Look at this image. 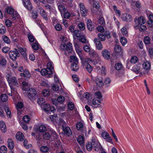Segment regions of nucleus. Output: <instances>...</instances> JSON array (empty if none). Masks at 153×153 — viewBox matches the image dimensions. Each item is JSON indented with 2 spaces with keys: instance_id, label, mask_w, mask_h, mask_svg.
<instances>
[{
  "instance_id": "1",
  "label": "nucleus",
  "mask_w": 153,
  "mask_h": 153,
  "mask_svg": "<svg viewBox=\"0 0 153 153\" xmlns=\"http://www.w3.org/2000/svg\"><path fill=\"white\" fill-rule=\"evenodd\" d=\"M42 136L43 138L46 140H49L51 137L53 139H56L58 136L56 132L53 130L50 131L49 132H45L43 134Z\"/></svg>"
},
{
  "instance_id": "2",
  "label": "nucleus",
  "mask_w": 153,
  "mask_h": 153,
  "mask_svg": "<svg viewBox=\"0 0 153 153\" xmlns=\"http://www.w3.org/2000/svg\"><path fill=\"white\" fill-rule=\"evenodd\" d=\"M134 22L135 23L134 28L136 29H137L139 28V25L144 24L146 21L144 17L142 16H140L139 17H136L134 19Z\"/></svg>"
},
{
  "instance_id": "3",
  "label": "nucleus",
  "mask_w": 153,
  "mask_h": 153,
  "mask_svg": "<svg viewBox=\"0 0 153 153\" xmlns=\"http://www.w3.org/2000/svg\"><path fill=\"white\" fill-rule=\"evenodd\" d=\"M7 79L9 83L10 87H12V85H17L18 82L17 78L15 76H12L8 75H7Z\"/></svg>"
},
{
  "instance_id": "4",
  "label": "nucleus",
  "mask_w": 153,
  "mask_h": 153,
  "mask_svg": "<svg viewBox=\"0 0 153 153\" xmlns=\"http://www.w3.org/2000/svg\"><path fill=\"white\" fill-rule=\"evenodd\" d=\"M62 123L63 124L62 126L64 134L68 136H70L71 135L72 133L70 128L67 126V124L64 121H63Z\"/></svg>"
},
{
  "instance_id": "5",
  "label": "nucleus",
  "mask_w": 153,
  "mask_h": 153,
  "mask_svg": "<svg viewBox=\"0 0 153 153\" xmlns=\"http://www.w3.org/2000/svg\"><path fill=\"white\" fill-rule=\"evenodd\" d=\"M45 111L48 113L51 114V112L54 113L56 109L54 107H51L50 105L47 103L44 104L42 105V108Z\"/></svg>"
},
{
  "instance_id": "6",
  "label": "nucleus",
  "mask_w": 153,
  "mask_h": 153,
  "mask_svg": "<svg viewBox=\"0 0 153 153\" xmlns=\"http://www.w3.org/2000/svg\"><path fill=\"white\" fill-rule=\"evenodd\" d=\"M60 49L64 51H67L68 52H71L72 49V44L70 43L67 44L64 43L62 44L60 46Z\"/></svg>"
},
{
  "instance_id": "7",
  "label": "nucleus",
  "mask_w": 153,
  "mask_h": 153,
  "mask_svg": "<svg viewBox=\"0 0 153 153\" xmlns=\"http://www.w3.org/2000/svg\"><path fill=\"white\" fill-rule=\"evenodd\" d=\"M10 58L13 60L16 59L17 56H19L20 54L18 50L16 49H14L13 50L10 51L9 53Z\"/></svg>"
},
{
  "instance_id": "8",
  "label": "nucleus",
  "mask_w": 153,
  "mask_h": 153,
  "mask_svg": "<svg viewBox=\"0 0 153 153\" xmlns=\"http://www.w3.org/2000/svg\"><path fill=\"white\" fill-rule=\"evenodd\" d=\"M22 3L24 7L28 10L30 11L32 10V5L29 0H23Z\"/></svg>"
},
{
  "instance_id": "9",
  "label": "nucleus",
  "mask_w": 153,
  "mask_h": 153,
  "mask_svg": "<svg viewBox=\"0 0 153 153\" xmlns=\"http://www.w3.org/2000/svg\"><path fill=\"white\" fill-rule=\"evenodd\" d=\"M80 13L82 16L85 17L87 15L88 11L86 9L83 4L80 3L79 4Z\"/></svg>"
},
{
  "instance_id": "10",
  "label": "nucleus",
  "mask_w": 153,
  "mask_h": 153,
  "mask_svg": "<svg viewBox=\"0 0 153 153\" xmlns=\"http://www.w3.org/2000/svg\"><path fill=\"white\" fill-rule=\"evenodd\" d=\"M41 74L43 76H46L48 78L50 77L52 75V72L51 71H49L48 69L44 68L41 71Z\"/></svg>"
},
{
  "instance_id": "11",
  "label": "nucleus",
  "mask_w": 153,
  "mask_h": 153,
  "mask_svg": "<svg viewBox=\"0 0 153 153\" xmlns=\"http://www.w3.org/2000/svg\"><path fill=\"white\" fill-rule=\"evenodd\" d=\"M94 42L95 44L96 48L99 50H101L103 48L102 43L98 39L95 38L94 40Z\"/></svg>"
},
{
  "instance_id": "12",
  "label": "nucleus",
  "mask_w": 153,
  "mask_h": 153,
  "mask_svg": "<svg viewBox=\"0 0 153 153\" xmlns=\"http://www.w3.org/2000/svg\"><path fill=\"white\" fill-rule=\"evenodd\" d=\"M102 56L106 60H108L110 59V53L107 49H103L102 51Z\"/></svg>"
},
{
  "instance_id": "13",
  "label": "nucleus",
  "mask_w": 153,
  "mask_h": 153,
  "mask_svg": "<svg viewBox=\"0 0 153 153\" xmlns=\"http://www.w3.org/2000/svg\"><path fill=\"white\" fill-rule=\"evenodd\" d=\"M122 19L127 22H130L132 20L131 15L127 13H124L122 15L121 17Z\"/></svg>"
},
{
  "instance_id": "14",
  "label": "nucleus",
  "mask_w": 153,
  "mask_h": 153,
  "mask_svg": "<svg viewBox=\"0 0 153 153\" xmlns=\"http://www.w3.org/2000/svg\"><path fill=\"white\" fill-rule=\"evenodd\" d=\"M27 93L29 97H33L36 95V90L34 89L30 88L28 90Z\"/></svg>"
},
{
  "instance_id": "15",
  "label": "nucleus",
  "mask_w": 153,
  "mask_h": 153,
  "mask_svg": "<svg viewBox=\"0 0 153 153\" xmlns=\"http://www.w3.org/2000/svg\"><path fill=\"white\" fill-rule=\"evenodd\" d=\"M16 139L19 141H22L24 140L25 137L23 134L20 132H18L16 134Z\"/></svg>"
},
{
  "instance_id": "16",
  "label": "nucleus",
  "mask_w": 153,
  "mask_h": 153,
  "mask_svg": "<svg viewBox=\"0 0 153 153\" xmlns=\"http://www.w3.org/2000/svg\"><path fill=\"white\" fill-rule=\"evenodd\" d=\"M20 75L25 77V79H29L31 76L30 74L27 70H24L23 73L20 74Z\"/></svg>"
},
{
  "instance_id": "17",
  "label": "nucleus",
  "mask_w": 153,
  "mask_h": 153,
  "mask_svg": "<svg viewBox=\"0 0 153 153\" xmlns=\"http://www.w3.org/2000/svg\"><path fill=\"white\" fill-rule=\"evenodd\" d=\"M87 27L88 29L90 31H92L94 30V25L92 24L91 20L88 19L87 22Z\"/></svg>"
},
{
  "instance_id": "18",
  "label": "nucleus",
  "mask_w": 153,
  "mask_h": 153,
  "mask_svg": "<svg viewBox=\"0 0 153 153\" xmlns=\"http://www.w3.org/2000/svg\"><path fill=\"white\" fill-rule=\"evenodd\" d=\"M102 101V99L94 98L93 100L92 103L95 107H97L100 105Z\"/></svg>"
},
{
  "instance_id": "19",
  "label": "nucleus",
  "mask_w": 153,
  "mask_h": 153,
  "mask_svg": "<svg viewBox=\"0 0 153 153\" xmlns=\"http://www.w3.org/2000/svg\"><path fill=\"white\" fill-rule=\"evenodd\" d=\"M40 10V13L41 16L46 20L48 19V18L47 16V14L45 12V11L42 7H39V8Z\"/></svg>"
},
{
  "instance_id": "20",
  "label": "nucleus",
  "mask_w": 153,
  "mask_h": 153,
  "mask_svg": "<svg viewBox=\"0 0 153 153\" xmlns=\"http://www.w3.org/2000/svg\"><path fill=\"white\" fill-rule=\"evenodd\" d=\"M0 128L1 131L5 133L7 131L6 126L5 123L3 121L0 122Z\"/></svg>"
},
{
  "instance_id": "21",
  "label": "nucleus",
  "mask_w": 153,
  "mask_h": 153,
  "mask_svg": "<svg viewBox=\"0 0 153 153\" xmlns=\"http://www.w3.org/2000/svg\"><path fill=\"white\" fill-rule=\"evenodd\" d=\"M96 83L100 87H102L104 85L102 79L101 78H97L96 79Z\"/></svg>"
},
{
  "instance_id": "22",
  "label": "nucleus",
  "mask_w": 153,
  "mask_h": 153,
  "mask_svg": "<svg viewBox=\"0 0 153 153\" xmlns=\"http://www.w3.org/2000/svg\"><path fill=\"white\" fill-rule=\"evenodd\" d=\"M78 63L72 62L71 64V68L74 71H77L79 69Z\"/></svg>"
},
{
  "instance_id": "23",
  "label": "nucleus",
  "mask_w": 153,
  "mask_h": 153,
  "mask_svg": "<svg viewBox=\"0 0 153 153\" xmlns=\"http://www.w3.org/2000/svg\"><path fill=\"white\" fill-rule=\"evenodd\" d=\"M8 146L10 149H12L14 147L13 142L11 139H9L7 141Z\"/></svg>"
},
{
  "instance_id": "24",
  "label": "nucleus",
  "mask_w": 153,
  "mask_h": 153,
  "mask_svg": "<svg viewBox=\"0 0 153 153\" xmlns=\"http://www.w3.org/2000/svg\"><path fill=\"white\" fill-rule=\"evenodd\" d=\"M143 68L146 70H149L150 68V63L148 62H146L143 63Z\"/></svg>"
},
{
  "instance_id": "25",
  "label": "nucleus",
  "mask_w": 153,
  "mask_h": 153,
  "mask_svg": "<svg viewBox=\"0 0 153 153\" xmlns=\"http://www.w3.org/2000/svg\"><path fill=\"white\" fill-rule=\"evenodd\" d=\"M0 64L1 66L5 65L7 63V61L5 58L2 56H0Z\"/></svg>"
},
{
  "instance_id": "26",
  "label": "nucleus",
  "mask_w": 153,
  "mask_h": 153,
  "mask_svg": "<svg viewBox=\"0 0 153 153\" xmlns=\"http://www.w3.org/2000/svg\"><path fill=\"white\" fill-rule=\"evenodd\" d=\"M4 110L5 111L7 115L9 118H11V114L10 111V110L8 107L5 106L4 107Z\"/></svg>"
},
{
  "instance_id": "27",
  "label": "nucleus",
  "mask_w": 153,
  "mask_h": 153,
  "mask_svg": "<svg viewBox=\"0 0 153 153\" xmlns=\"http://www.w3.org/2000/svg\"><path fill=\"white\" fill-rule=\"evenodd\" d=\"M98 36L99 37V40L102 41H105L106 39L105 36L102 33H99L98 34Z\"/></svg>"
},
{
  "instance_id": "28",
  "label": "nucleus",
  "mask_w": 153,
  "mask_h": 153,
  "mask_svg": "<svg viewBox=\"0 0 153 153\" xmlns=\"http://www.w3.org/2000/svg\"><path fill=\"white\" fill-rule=\"evenodd\" d=\"M6 29L5 26L0 24V34H4L5 33Z\"/></svg>"
},
{
  "instance_id": "29",
  "label": "nucleus",
  "mask_w": 153,
  "mask_h": 153,
  "mask_svg": "<svg viewBox=\"0 0 153 153\" xmlns=\"http://www.w3.org/2000/svg\"><path fill=\"white\" fill-rule=\"evenodd\" d=\"M93 149L97 152H98L100 150L102 151L103 150L102 146L100 143L98 144L97 145V146L94 147Z\"/></svg>"
},
{
  "instance_id": "30",
  "label": "nucleus",
  "mask_w": 153,
  "mask_h": 153,
  "mask_svg": "<svg viewBox=\"0 0 153 153\" xmlns=\"http://www.w3.org/2000/svg\"><path fill=\"white\" fill-rule=\"evenodd\" d=\"M73 34L77 37H79L81 35V31L78 30H75L74 31Z\"/></svg>"
},
{
  "instance_id": "31",
  "label": "nucleus",
  "mask_w": 153,
  "mask_h": 153,
  "mask_svg": "<svg viewBox=\"0 0 153 153\" xmlns=\"http://www.w3.org/2000/svg\"><path fill=\"white\" fill-rule=\"evenodd\" d=\"M10 88L11 89V96H17L18 93L17 92L16 89L11 87H10Z\"/></svg>"
},
{
  "instance_id": "32",
  "label": "nucleus",
  "mask_w": 153,
  "mask_h": 153,
  "mask_svg": "<svg viewBox=\"0 0 153 153\" xmlns=\"http://www.w3.org/2000/svg\"><path fill=\"white\" fill-rule=\"evenodd\" d=\"M58 7L59 10L61 13L66 11V9L64 6L62 4H59L58 5Z\"/></svg>"
},
{
  "instance_id": "33",
  "label": "nucleus",
  "mask_w": 153,
  "mask_h": 153,
  "mask_svg": "<svg viewBox=\"0 0 153 153\" xmlns=\"http://www.w3.org/2000/svg\"><path fill=\"white\" fill-rule=\"evenodd\" d=\"M37 102L39 105L41 106L42 108V105L45 103V100H44L43 98L40 97L38 99Z\"/></svg>"
},
{
  "instance_id": "34",
  "label": "nucleus",
  "mask_w": 153,
  "mask_h": 153,
  "mask_svg": "<svg viewBox=\"0 0 153 153\" xmlns=\"http://www.w3.org/2000/svg\"><path fill=\"white\" fill-rule=\"evenodd\" d=\"M71 62L76 63H78V60L77 57L74 56H72L70 57Z\"/></svg>"
},
{
  "instance_id": "35",
  "label": "nucleus",
  "mask_w": 153,
  "mask_h": 153,
  "mask_svg": "<svg viewBox=\"0 0 153 153\" xmlns=\"http://www.w3.org/2000/svg\"><path fill=\"white\" fill-rule=\"evenodd\" d=\"M2 39L3 40L5 43L8 44H9L10 43V39L7 36L4 35L2 37Z\"/></svg>"
},
{
  "instance_id": "36",
  "label": "nucleus",
  "mask_w": 153,
  "mask_h": 153,
  "mask_svg": "<svg viewBox=\"0 0 153 153\" xmlns=\"http://www.w3.org/2000/svg\"><path fill=\"white\" fill-rule=\"evenodd\" d=\"M94 95L95 97L94 98L101 99L102 98L101 94L99 91H97L94 93Z\"/></svg>"
},
{
  "instance_id": "37",
  "label": "nucleus",
  "mask_w": 153,
  "mask_h": 153,
  "mask_svg": "<svg viewBox=\"0 0 153 153\" xmlns=\"http://www.w3.org/2000/svg\"><path fill=\"white\" fill-rule=\"evenodd\" d=\"M85 68L89 73H91L93 69V67L90 65L89 64H87L85 65Z\"/></svg>"
},
{
  "instance_id": "38",
  "label": "nucleus",
  "mask_w": 153,
  "mask_h": 153,
  "mask_svg": "<svg viewBox=\"0 0 153 153\" xmlns=\"http://www.w3.org/2000/svg\"><path fill=\"white\" fill-rule=\"evenodd\" d=\"M1 101L3 102L6 101L8 100V97L5 94H2L1 96Z\"/></svg>"
},
{
  "instance_id": "39",
  "label": "nucleus",
  "mask_w": 153,
  "mask_h": 153,
  "mask_svg": "<svg viewBox=\"0 0 153 153\" xmlns=\"http://www.w3.org/2000/svg\"><path fill=\"white\" fill-rule=\"evenodd\" d=\"M114 50L115 53H119L122 51V49L120 46L116 45L114 48Z\"/></svg>"
},
{
  "instance_id": "40",
  "label": "nucleus",
  "mask_w": 153,
  "mask_h": 153,
  "mask_svg": "<svg viewBox=\"0 0 153 153\" xmlns=\"http://www.w3.org/2000/svg\"><path fill=\"white\" fill-rule=\"evenodd\" d=\"M46 130V126L44 125H40L39 128V131L41 132H43Z\"/></svg>"
},
{
  "instance_id": "41",
  "label": "nucleus",
  "mask_w": 153,
  "mask_h": 153,
  "mask_svg": "<svg viewBox=\"0 0 153 153\" xmlns=\"http://www.w3.org/2000/svg\"><path fill=\"white\" fill-rule=\"evenodd\" d=\"M138 59L137 57L135 56H132L130 62L131 63L135 64L137 63L138 61Z\"/></svg>"
},
{
  "instance_id": "42",
  "label": "nucleus",
  "mask_w": 153,
  "mask_h": 153,
  "mask_svg": "<svg viewBox=\"0 0 153 153\" xmlns=\"http://www.w3.org/2000/svg\"><path fill=\"white\" fill-rule=\"evenodd\" d=\"M12 15V20H16V19H17L19 17V15L16 11H14Z\"/></svg>"
},
{
  "instance_id": "43",
  "label": "nucleus",
  "mask_w": 153,
  "mask_h": 153,
  "mask_svg": "<svg viewBox=\"0 0 153 153\" xmlns=\"http://www.w3.org/2000/svg\"><path fill=\"white\" fill-rule=\"evenodd\" d=\"M111 80L108 77L105 78V84L106 87H108L110 86V84L111 82Z\"/></svg>"
},
{
  "instance_id": "44",
  "label": "nucleus",
  "mask_w": 153,
  "mask_h": 153,
  "mask_svg": "<svg viewBox=\"0 0 153 153\" xmlns=\"http://www.w3.org/2000/svg\"><path fill=\"white\" fill-rule=\"evenodd\" d=\"M123 68L122 64L120 63H117L115 65V68L116 70L119 71L121 69Z\"/></svg>"
},
{
  "instance_id": "45",
  "label": "nucleus",
  "mask_w": 153,
  "mask_h": 153,
  "mask_svg": "<svg viewBox=\"0 0 153 153\" xmlns=\"http://www.w3.org/2000/svg\"><path fill=\"white\" fill-rule=\"evenodd\" d=\"M78 26L79 29L81 30H84L85 28L84 24L82 22H80L78 24Z\"/></svg>"
},
{
  "instance_id": "46",
  "label": "nucleus",
  "mask_w": 153,
  "mask_h": 153,
  "mask_svg": "<svg viewBox=\"0 0 153 153\" xmlns=\"http://www.w3.org/2000/svg\"><path fill=\"white\" fill-rule=\"evenodd\" d=\"M77 140L79 144H82L84 141V137L81 136H79L78 137Z\"/></svg>"
},
{
  "instance_id": "47",
  "label": "nucleus",
  "mask_w": 153,
  "mask_h": 153,
  "mask_svg": "<svg viewBox=\"0 0 153 153\" xmlns=\"http://www.w3.org/2000/svg\"><path fill=\"white\" fill-rule=\"evenodd\" d=\"M121 32L122 34L124 36H128V32L126 28L125 27H123L121 29Z\"/></svg>"
},
{
  "instance_id": "48",
  "label": "nucleus",
  "mask_w": 153,
  "mask_h": 153,
  "mask_svg": "<svg viewBox=\"0 0 153 153\" xmlns=\"http://www.w3.org/2000/svg\"><path fill=\"white\" fill-rule=\"evenodd\" d=\"M91 143L93 148H94L97 145V144L99 143L94 138L92 139Z\"/></svg>"
},
{
  "instance_id": "49",
  "label": "nucleus",
  "mask_w": 153,
  "mask_h": 153,
  "mask_svg": "<svg viewBox=\"0 0 153 153\" xmlns=\"http://www.w3.org/2000/svg\"><path fill=\"white\" fill-rule=\"evenodd\" d=\"M82 61L83 64L85 65H87V64H89L90 62H91V60L88 59V58H85L82 59Z\"/></svg>"
},
{
  "instance_id": "50",
  "label": "nucleus",
  "mask_w": 153,
  "mask_h": 153,
  "mask_svg": "<svg viewBox=\"0 0 153 153\" xmlns=\"http://www.w3.org/2000/svg\"><path fill=\"white\" fill-rule=\"evenodd\" d=\"M86 149L88 151H91L92 150L93 147L91 143L88 142L86 144Z\"/></svg>"
},
{
  "instance_id": "51",
  "label": "nucleus",
  "mask_w": 153,
  "mask_h": 153,
  "mask_svg": "<svg viewBox=\"0 0 153 153\" xmlns=\"http://www.w3.org/2000/svg\"><path fill=\"white\" fill-rule=\"evenodd\" d=\"M99 23L100 25H103L105 24V21L104 18L101 16H99L98 19Z\"/></svg>"
},
{
  "instance_id": "52",
  "label": "nucleus",
  "mask_w": 153,
  "mask_h": 153,
  "mask_svg": "<svg viewBox=\"0 0 153 153\" xmlns=\"http://www.w3.org/2000/svg\"><path fill=\"white\" fill-rule=\"evenodd\" d=\"M52 62H49L47 64V68L49 71H51L52 72V69H53V67L52 66Z\"/></svg>"
},
{
  "instance_id": "53",
  "label": "nucleus",
  "mask_w": 153,
  "mask_h": 153,
  "mask_svg": "<svg viewBox=\"0 0 153 153\" xmlns=\"http://www.w3.org/2000/svg\"><path fill=\"white\" fill-rule=\"evenodd\" d=\"M140 67L137 65H135L133 68L132 70L136 74H137L139 72Z\"/></svg>"
},
{
  "instance_id": "54",
  "label": "nucleus",
  "mask_w": 153,
  "mask_h": 153,
  "mask_svg": "<svg viewBox=\"0 0 153 153\" xmlns=\"http://www.w3.org/2000/svg\"><path fill=\"white\" fill-rule=\"evenodd\" d=\"M7 12L9 14L12 15L14 12V10L10 7H8L6 9Z\"/></svg>"
},
{
  "instance_id": "55",
  "label": "nucleus",
  "mask_w": 153,
  "mask_h": 153,
  "mask_svg": "<svg viewBox=\"0 0 153 153\" xmlns=\"http://www.w3.org/2000/svg\"><path fill=\"white\" fill-rule=\"evenodd\" d=\"M27 36L29 41L31 42H33L35 40V38L31 34H28Z\"/></svg>"
},
{
  "instance_id": "56",
  "label": "nucleus",
  "mask_w": 153,
  "mask_h": 153,
  "mask_svg": "<svg viewBox=\"0 0 153 153\" xmlns=\"http://www.w3.org/2000/svg\"><path fill=\"white\" fill-rule=\"evenodd\" d=\"M42 94L44 97L48 96L50 94V91L48 89H44L42 91Z\"/></svg>"
},
{
  "instance_id": "57",
  "label": "nucleus",
  "mask_w": 153,
  "mask_h": 153,
  "mask_svg": "<svg viewBox=\"0 0 153 153\" xmlns=\"http://www.w3.org/2000/svg\"><path fill=\"white\" fill-rule=\"evenodd\" d=\"M77 128L78 130H81L83 127V124L81 122H79L76 124Z\"/></svg>"
},
{
  "instance_id": "58",
  "label": "nucleus",
  "mask_w": 153,
  "mask_h": 153,
  "mask_svg": "<svg viewBox=\"0 0 153 153\" xmlns=\"http://www.w3.org/2000/svg\"><path fill=\"white\" fill-rule=\"evenodd\" d=\"M28 141L26 139H25L23 142L24 146L27 149H28L30 147L32 146L31 144L27 145Z\"/></svg>"
},
{
  "instance_id": "59",
  "label": "nucleus",
  "mask_w": 153,
  "mask_h": 153,
  "mask_svg": "<svg viewBox=\"0 0 153 153\" xmlns=\"http://www.w3.org/2000/svg\"><path fill=\"white\" fill-rule=\"evenodd\" d=\"M120 41L122 44L124 45L127 42L126 39L124 37H122L120 38Z\"/></svg>"
},
{
  "instance_id": "60",
  "label": "nucleus",
  "mask_w": 153,
  "mask_h": 153,
  "mask_svg": "<svg viewBox=\"0 0 153 153\" xmlns=\"http://www.w3.org/2000/svg\"><path fill=\"white\" fill-rule=\"evenodd\" d=\"M0 151L1 153H6L7 148L5 146H2L0 148Z\"/></svg>"
},
{
  "instance_id": "61",
  "label": "nucleus",
  "mask_w": 153,
  "mask_h": 153,
  "mask_svg": "<svg viewBox=\"0 0 153 153\" xmlns=\"http://www.w3.org/2000/svg\"><path fill=\"white\" fill-rule=\"evenodd\" d=\"M49 149L47 146H42L41 148V151L44 152H48Z\"/></svg>"
},
{
  "instance_id": "62",
  "label": "nucleus",
  "mask_w": 153,
  "mask_h": 153,
  "mask_svg": "<svg viewBox=\"0 0 153 153\" xmlns=\"http://www.w3.org/2000/svg\"><path fill=\"white\" fill-rule=\"evenodd\" d=\"M101 136L102 137L105 139L107 138V137L108 136V135H109V134L106 131L103 132L101 133Z\"/></svg>"
},
{
  "instance_id": "63",
  "label": "nucleus",
  "mask_w": 153,
  "mask_h": 153,
  "mask_svg": "<svg viewBox=\"0 0 153 153\" xmlns=\"http://www.w3.org/2000/svg\"><path fill=\"white\" fill-rule=\"evenodd\" d=\"M94 2L93 3V7L97 10L100 7L99 2L97 1Z\"/></svg>"
},
{
  "instance_id": "64",
  "label": "nucleus",
  "mask_w": 153,
  "mask_h": 153,
  "mask_svg": "<svg viewBox=\"0 0 153 153\" xmlns=\"http://www.w3.org/2000/svg\"><path fill=\"white\" fill-rule=\"evenodd\" d=\"M79 41L83 43H85L86 42L85 37L84 36L81 35L79 37Z\"/></svg>"
}]
</instances>
